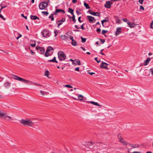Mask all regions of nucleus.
Instances as JSON below:
<instances>
[{
  "instance_id": "obj_1",
  "label": "nucleus",
  "mask_w": 153,
  "mask_h": 153,
  "mask_svg": "<svg viewBox=\"0 0 153 153\" xmlns=\"http://www.w3.org/2000/svg\"><path fill=\"white\" fill-rule=\"evenodd\" d=\"M11 78L20 81L22 82L26 83H30L31 84H33V85H34L41 86V85L38 83L30 81L29 80L25 79L23 78L19 77L17 76L12 75V76L11 77Z\"/></svg>"
},
{
  "instance_id": "obj_2",
  "label": "nucleus",
  "mask_w": 153,
  "mask_h": 153,
  "mask_svg": "<svg viewBox=\"0 0 153 153\" xmlns=\"http://www.w3.org/2000/svg\"><path fill=\"white\" fill-rule=\"evenodd\" d=\"M20 122L24 126L32 127L34 125V123L30 120H25L22 119L20 120Z\"/></svg>"
},
{
  "instance_id": "obj_3",
  "label": "nucleus",
  "mask_w": 153,
  "mask_h": 153,
  "mask_svg": "<svg viewBox=\"0 0 153 153\" xmlns=\"http://www.w3.org/2000/svg\"><path fill=\"white\" fill-rule=\"evenodd\" d=\"M0 117L3 118L6 121L10 122L13 120V119L12 117L8 115L6 113L3 112L0 110Z\"/></svg>"
},
{
  "instance_id": "obj_4",
  "label": "nucleus",
  "mask_w": 153,
  "mask_h": 153,
  "mask_svg": "<svg viewBox=\"0 0 153 153\" xmlns=\"http://www.w3.org/2000/svg\"><path fill=\"white\" fill-rule=\"evenodd\" d=\"M58 58L60 61L64 60L66 59V55L62 51H59L58 52Z\"/></svg>"
},
{
  "instance_id": "obj_5",
  "label": "nucleus",
  "mask_w": 153,
  "mask_h": 153,
  "mask_svg": "<svg viewBox=\"0 0 153 153\" xmlns=\"http://www.w3.org/2000/svg\"><path fill=\"white\" fill-rule=\"evenodd\" d=\"M48 5V2L47 1H44L41 2L39 5V8L41 10L45 9Z\"/></svg>"
},
{
  "instance_id": "obj_6",
  "label": "nucleus",
  "mask_w": 153,
  "mask_h": 153,
  "mask_svg": "<svg viewBox=\"0 0 153 153\" xmlns=\"http://www.w3.org/2000/svg\"><path fill=\"white\" fill-rule=\"evenodd\" d=\"M53 49L52 47L51 46L48 47L46 51L45 52V55L46 57H48L51 56L53 52L51 53L50 51L51 50H53Z\"/></svg>"
},
{
  "instance_id": "obj_7",
  "label": "nucleus",
  "mask_w": 153,
  "mask_h": 153,
  "mask_svg": "<svg viewBox=\"0 0 153 153\" xmlns=\"http://www.w3.org/2000/svg\"><path fill=\"white\" fill-rule=\"evenodd\" d=\"M95 145L94 143L91 142H88L85 143V146L87 149H91L93 148L92 146Z\"/></svg>"
},
{
  "instance_id": "obj_8",
  "label": "nucleus",
  "mask_w": 153,
  "mask_h": 153,
  "mask_svg": "<svg viewBox=\"0 0 153 153\" xmlns=\"http://www.w3.org/2000/svg\"><path fill=\"white\" fill-rule=\"evenodd\" d=\"M108 65H109V64L102 61L101 64L100 66V67L102 68H105L108 70L109 69L107 67Z\"/></svg>"
},
{
  "instance_id": "obj_9",
  "label": "nucleus",
  "mask_w": 153,
  "mask_h": 153,
  "mask_svg": "<svg viewBox=\"0 0 153 153\" xmlns=\"http://www.w3.org/2000/svg\"><path fill=\"white\" fill-rule=\"evenodd\" d=\"M42 35L44 37H49V32L47 30H44L42 32Z\"/></svg>"
},
{
  "instance_id": "obj_10",
  "label": "nucleus",
  "mask_w": 153,
  "mask_h": 153,
  "mask_svg": "<svg viewBox=\"0 0 153 153\" xmlns=\"http://www.w3.org/2000/svg\"><path fill=\"white\" fill-rule=\"evenodd\" d=\"M112 4V3L110 1H107L105 4L104 5V6L106 8H109L111 7V5Z\"/></svg>"
},
{
  "instance_id": "obj_11",
  "label": "nucleus",
  "mask_w": 153,
  "mask_h": 153,
  "mask_svg": "<svg viewBox=\"0 0 153 153\" xmlns=\"http://www.w3.org/2000/svg\"><path fill=\"white\" fill-rule=\"evenodd\" d=\"M118 139L121 143H122L124 145H126L127 144V143L125 140H124L122 138L120 137H119V136H118Z\"/></svg>"
},
{
  "instance_id": "obj_12",
  "label": "nucleus",
  "mask_w": 153,
  "mask_h": 153,
  "mask_svg": "<svg viewBox=\"0 0 153 153\" xmlns=\"http://www.w3.org/2000/svg\"><path fill=\"white\" fill-rule=\"evenodd\" d=\"M127 23L128 25V26L131 28L134 27L135 26V24L134 23H132L130 22L129 21L127 22Z\"/></svg>"
},
{
  "instance_id": "obj_13",
  "label": "nucleus",
  "mask_w": 153,
  "mask_h": 153,
  "mask_svg": "<svg viewBox=\"0 0 153 153\" xmlns=\"http://www.w3.org/2000/svg\"><path fill=\"white\" fill-rule=\"evenodd\" d=\"M87 17L88 19L91 22H93L94 20V22L96 21V20L93 17L91 16H88Z\"/></svg>"
},
{
  "instance_id": "obj_14",
  "label": "nucleus",
  "mask_w": 153,
  "mask_h": 153,
  "mask_svg": "<svg viewBox=\"0 0 153 153\" xmlns=\"http://www.w3.org/2000/svg\"><path fill=\"white\" fill-rule=\"evenodd\" d=\"M65 18H63L61 20L59 21H58L57 22V23H58V27H59V26L61 25L62 24V23L65 21Z\"/></svg>"
},
{
  "instance_id": "obj_15",
  "label": "nucleus",
  "mask_w": 153,
  "mask_h": 153,
  "mask_svg": "<svg viewBox=\"0 0 153 153\" xmlns=\"http://www.w3.org/2000/svg\"><path fill=\"white\" fill-rule=\"evenodd\" d=\"M39 50L38 52L41 54H43L45 52V50L43 48L38 47Z\"/></svg>"
},
{
  "instance_id": "obj_16",
  "label": "nucleus",
  "mask_w": 153,
  "mask_h": 153,
  "mask_svg": "<svg viewBox=\"0 0 153 153\" xmlns=\"http://www.w3.org/2000/svg\"><path fill=\"white\" fill-rule=\"evenodd\" d=\"M121 27L117 28V30L115 33V35L116 36H117L120 34L121 32Z\"/></svg>"
},
{
  "instance_id": "obj_17",
  "label": "nucleus",
  "mask_w": 153,
  "mask_h": 153,
  "mask_svg": "<svg viewBox=\"0 0 153 153\" xmlns=\"http://www.w3.org/2000/svg\"><path fill=\"white\" fill-rule=\"evenodd\" d=\"M60 12H62L63 13H65V11L64 10L61 9H56L55 10V12L54 13V14L56 15L57 14Z\"/></svg>"
},
{
  "instance_id": "obj_18",
  "label": "nucleus",
  "mask_w": 153,
  "mask_h": 153,
  "mask_svg": "<svg viewBox=\"0 0 153 153\" xmlns=\"http://www.w3.org/2000/svg\"><path fill=\"white\" fill-rule=\"evenodd\" d=\"M151 60V59L150 58H148L144 62V65L146 66L148 65Z\"/></svg>"
},
{
  "instance_id": "obj_19",
  "label": "nucleus",
  "mask_w": 153,
  "mask_h": 153,
  "mask_svg": "<svg viewBox=\"0 0 153 153\" xmlns=\"http://www.w3.org/2000/svg\"><path fill=\"white\" fill-rule=\"evenodd\" d=\"M109 19H108V17H105V19H104L101 21V22L102 23V25L103 27H105V26L104 25V22H109Z\"/></svg>"
},
{
  "instance_id": "obj_20",
  "label": "nucleus",
  "mask_w": 153,
  "mask_h": 153,
  "mask_svg": "<svg viewBox=\"0 0 153 153\" xmlns=\"http://www.w3.org/2000/svg\"><path fill=\"white\" fill-rule=\"evenodd\" d=\"M4 85L5 88H8L10 86V83L8 82H6L4 83Z\"/></svg>"
},
{
  "instance_id": "obj_21",
  "label": "nucleus",
  "mask_w": 153,
  "mask_h": 153,
  "mask_svg": "<svg viewBox=\"0 0 153 153\" xmlns=\"http://www.w3.org/2000/svg\"><path fill=\"white\" fill-rule=\"evenodd\" d=\"M73 63L75 65H80L81 64L80 61L77 59L74 60V62H73Z\"/></svg>"
},
{
  "instance_id": "obj_22",
  "label": "nucleus",
  "mask_w": 153,
  "mask_h": 153,
  "mask_svg": "<svg viewBox=\"0 0 153 153\" xmlns=\"http://www.w3.org/2000/svg\"><path fill=\"white\" fill-rule=\"evenodd\" d=\"M91 14L94 16H97L99 17L100 16V13L98 12H93V13H91Z\"/></svg>"
},
{
  "instance_id": "obj_23",
  "label": "nucleus",
  "mask_w": 153,
  "mask_h": 153,
  "mask_svg": "<svg viewBox=\"0 0 153 153\" xmlns=\"http://www.w3.org/2000/svg\"><path fill=\"white\" fill-rule=\"evenodd\" d=\"M30 18L31 19L33 20H36L37 19H39V18L38 17L36 16H33L31 15L30 16Z\"/></svg>"
},
{
  "instance_id": "obj_24",
  "label": "nucleus",
  "mask_w": 153,
  "mask_h": 153,
  "mask_svg": "<svg viewBox=\"0 0 153 153\" xmlns=\"http://www.w3.org/2000/svg\"><path fill=\"white\" fill-rule=\"evenodd\" d=\"M48 61L49 62H55L56 63L58 62L56 60V58L55 57L52 59L48 60Z\"/></svg>"
},
{
  "instance_id": "obj_25",
  "label": "nucleus",
  "mask_w": 153,
  "mask_h": 153,
  "mask_svg": "<svg viewBox=\"0 0 153 153\" xmlns=\"http://www.w3.org/2000/svg\"><path fill=\"white\" fill-rule=\"evenodd\" d=\"M145 71H149V72H151L152 75H153V68H151L149 69V70L148 69H146Z\"/></svg>"
},
{
  "instance_id": "obj_26",
  "label": "nucleus",
  "mask_w": 153,
  "mask_h": 153,
  "mask_svg": "<svg viewBox=\"0 0 153 153\" xmlns=\"http://www.w3.org/2000/svg\"><path fill=\"white\" fill-rule=\"evenodd\" d=\"M131 146L133 148H136L139 146V145L137 144H131Z\"/></svg>"
},
{
  "instance_id": "obj_27",
  "label": "nucleus",
  "mask_w": 153,
  "mask_h": 153,
  "mask_svg": "<svg viewBox=\"0 0 153 153\" xmlns=\"http://www.w3.org/2000/svg\"><path fill=\"white\" fill-rule=\"evenodd\" d=\"M78 98L79 100L81 101H82L83 99V96L81 94L78 95Z\"/></svg>"
},
{
  "instance_id": "obj_28",
  "label": "nucleus",
  "mask_w": 153,
  "mask_h": 153,
  "mask_svg": "<svg viewBox=\"0 0 153 153\" xmlns=\"http://www.w3.org/2000/svg\"><path fill=\"white\" fill-rule=\"evenodd\" d=\"M91 104H94L95 105L97 106H100V105L98 104V103L97 102H95L93 101H90L89 102Z\"/></svg>"
},
{
  "instance_id": "obj_29",
  "label": "nucleus",
  "mask_w": 153,
  "mask_h": 153,
  "mask_svg": "<svg viewBox=\"0 0 153 153\" xmlns=\"http://www.w3.org/2000/svg\"><path fill=\"white\" fill-rule=\"evenodd\" d=\"M68 12L71 13L72 15H74L73 13L74 10L72 8H69L68 9Z\"/></svg>"
},
{
  "instance_id": "obj_30",
  "label": "nucleus",
  "mask_w": 153,
  "mask_h": 153,
  "mask_svg": "<svg viewBox=\"0 0 153 153\" xmlns=\"http://www.w3.org/2000/svg\"><path fill=\"white\" fill-rule=\"evenodd\" d=\"M71 44L72 45L74 46H76L77 45V42L75 40H72Z\"/></svg>"
},
{
  "instance_id": "obj_31",
  "label": "nucleus",
  "mask_w": 153,
  "mask_h": 153,
  "mask_svg": "<svg viewBox=\"0 0 153 153\" xmlns=\"http://www.w3.org/2000/svg\"><path fill=\"white\" fill-rule=\"evenodd\" d=\"M84 5L86 9H89L90 8L88 4L86 3L85 2H84Z\"/></svg>"
},
{
  "instance_id": "obj_32",
  "label": "nucleus",
  "mask_w": 153,
  "mask_h": 153,
  "mask_svg": "<svg viewBox=\"0 0 153 153\" xmlns=\"http://www.w3.org/2000/svg\"><path fill=\"white\" fill-rule=\"evenodd\" d=\"M60 37L64 40H65L67 39V37L65 35H62Z\"/></svg>"
},
{
  "instance_id": "obj_33",
  "label": "nucleus",
  "mask_w": 153,
  "mask_h": 153,
  "mask_svg": "<svg viewBox=\"0 0 153 153\" xmlns=\"http://www.w3.org/2000/svg\"><path fill=\"white\" fill-rule=\"evenodd\" d=\"M53 14H51L49 16V18H51L52 21H53L54 19V18L53 16Z\"/></svg>"
},
{
  "instance_id": "obj_34",
  "label": "nucleus",
  "mask_w": 153,
  "mask_h": 153,
  "mask_svg": "<svg viewBox=\"0 0 153 153\" xmlns=\"http://www.w3.org/2000/svg\"><path fill=\"white\" fill-rule=\"evenodd\" d=\"M82 42L83 43L85 42L86 41V39L85 38H83L82 37H81Z\"/></svg>"
},
{
  "instance_id": "obj_35",
  "label": "nucleus",
  "mask_w": 153,
  "mask_h": 153,
  "mask_svg": "<svg viewBox=\"0 0 153 153\" xmlns=\"http://www.w3.org/2000/svg\"><path fill=\"white\" fill-rule=\"evenodd\" d=\"M49 75V72L48 71H46L45 74V75L47 77Z\"/></svg>"
},
{
  "instance_id": "obj_36",
  "label": "nucleus",
  "mask_w": 153,
  "mask_h": 153,
  "mask_svg": "<svg viewBox=\"0 0 153 153\" xmlns=\"http://www.w3.org/2000/svg\"><path fill=\"white\" fill-rule=\"evenodd\" d=\"M42 13L44 15H45V16H48V13L47 12V11H46V12H45V11H42Z\"/></svg>"
},
{
  "instance_id": "obj_37",
  "label": "nucleus",
  "mask_w": 153,
  "mask_h": 153,
  "mask_svg": "<svg viewBox=\"0 0 153 153\" xmlns=\"http://www.w3.org/2000/svg\"><path fill=\"white\" fill-rule=\"evenodd\" d=\"M107 32H108L107 30H102V34L104 35V34H105V33H107Z\"/></svg>"
},
{
  "instance_id": "obj_38",
  "label": "nucleus",
  "mask_w": 153,
  "mask_h": 153,
  "mask_svg": "<svg viewBox=\"0 0 153 153\" xmlns=\"http://www.w3.org/2000/svg\"><path fill=\"white\" fill-rule=\"evenodd\" d=\"M73 16L71 17V18L72 19V20L73 21H74V22H75L76 21V20L75 19V16L74 15H72Z\"/></svg>"
},
{
  "instance_id": "obj_39",
  "label": "nucleus",
  "mask_w": 153,
  "mask_h": 153,
  "mask_svg": "<svg viewBox=\"0 0 153 153\" xmlns=\"http://www.w3.org/2000/svg\"><path fill=\"white\" fill-rule=\"evenodd\" d=\"M40 93L42 95H44L45 94V92L43 91L40 90Z\"/></svg>"
},
{
  "instance_id": "obj_40",
  "label": "nucleus",
  "mask_w": 153,
  "mask_h": 153,
  "mask_svg": "<svg viewBox=\"0 0 153 153\" xmlns=\"http://www.w3.org/2000/svg\"><path fill=\"white\" fill-rule=\"evenodd\" d=\"M64 86L66 87H67L68 88H72V87L70 85H64Z\"/></svg>"
},
{
  "instance_id": "obj_41",
  "label": "nucleus",
  "mask_w": 153,
  "mask_h": 153,
  "mask_svg": "<svg viewBox=\"0 0 153 153\" xmlns=\"http://www.w3.org/2000/svg\"><path fill=\"white\" fill-rule=\"evenodd\" d=\"M153 21H152V22L150 24V27L151 29H153Z\"/></svg>"
},
{
  "instance_id": "obj_42",
  "label": "nucleus",
  "mask_w": 153,
  "mask_h": 153,
  "mask_svg": "<svg viewBox=\"0 0 153 153\" xmlns=\"http://www.w3.org/2000/svg\"><path fill=\"white\" fill-rule=\"evenodd\" d=\"M117 22L119 24H121L122 23L121 20L119 19H117Z\"/></svg>"
},
{
  "instance_id": "obj_43",
  "label": "nucleus",
  "mask_w": 153,
  "mask_h": 153,
  "mask_svg": "<svg viewBox=\"0 0 153 153\" xmlns=\"http://www.w3.org/2000/svg\"><path fill=\"white\" fill-rule=\"evenodd\" d=\"M97 57H95V60L98 63H99V62H100L101 60H98L97 59Z\"/></svg>"
},
{
  "instance_id": "obj_44",
  "label": "nucleus",
  "mask_w": 153,
  "mask_h": 153,
  "mask_svg": "<svg viewBox=\"0 0 153 153\" xmlns=\"http://www.w3.org/2000/svg\"><path fill=\"white\" fill-rule=\"evenodd\" d=\"M36 42H34L33 44H30V45L32 47H35L36 46Z\"/></svg>"
},
{
  "instance_id": "obj_45",
  "label": "nucleus",
  "mask_w": 153,
  "mask_h": 153,
  "mask_svg": "<svg viewBox=\"0 0 153 153\" xmlns=\"http://www.w3.org/2000/svg\"><path fill=\"white\" fill-rule=\"evenodd\" d=\"M140 10H144V7L141 5H140Z\"/></svg>"
},
{
  "instance_id": "obj_46",
  "label": "nucleus",
  "mask_w": 153,
  "mask_h": 153,
  "mask_svg": "<svg viewBox=\"0 0 153 153\" xmlns=\"http://www.w3.org/2000/svg\"><path fill=\"white\" fill-rule=\"evenodd\" d=\"M100 40L101 42V43L102 44L104 43V42H105V40L104 39H100Z\"/></svg>"
},
{
  "instance_id": "obj_47",
  "label": "nucleus",
  "mask_w": 153,
  "mask_h": 153,
  "mask_svg": "<svg viewBox=\"0 0 153 153\" xmlns=\"http://www.w3.org/2000/svg\"><path fill=\"white\" fill-rule=\"evenodd\" d=\"M1 7L2 8V9H3L4 8L7 7V5H5L4 6H3L2 5V4H1Z\"/></svg>"
},
{
  "instance_id": "obj_48",
  "label": "nucleus",
  "mask_w": 153,
  "mask_h": 153,
  "mask_svg": "<svg viewBox=\"0 0 153 153\" xmlns=\"http://www.w3.org/2000/svg\"><path fill=\"white\" fill-rule=\"evenodd\" d=\"M0 18H1L3 20H5V19L4 17L3 16L0 14Z\"/></svg>"
},
{
  "instance_id": "obj_49",
  "label": "nucleus",
  "mask_w": 153,
  "mask_h": 153,
  "mask_svg": "<svg viewBox=\"0 0 153 153\" xmlns=\"http://www.w3.org/2000/svg\"><path fill=\"white\" fill-rule=\"evenodd\" d=\"M54 33H55V36H56L57 35V34H58V32L57 31H54Z\"/></svg>"
},
{
  "instance_id": "obj_50",
  "label": "nucleus",
  "mask_w": 153,
  "mask_h": 153,
  "mask_svg": "<svg viewBox=\"0 0 153 153\" xmlns=\"http://www.w3.org/2000/svg\"><path fill=\"white\" fill-rule=\"evenodd\" d=\"M144 0H139V2L141 4H142L143 3V1Z\"/></svg>"
},
{
  "instance_id": "obj_51",
  "label": "nucleus",
  "mask_w": 153,
  "mask_h": 153,
  "mask_svg": "<svg viewBox=\"0 0 153 153\" xmlns=\"http://www.w3.org/2000/svg\"><path fill=\"white\" fill-rule=\"evenodd\" d=\"M30 42L31 44H33L34 42H36L33 40H31L30 41Z\"/></svg>"
},
{
  "instance_id": "obj_52",
  "label": "nucleus",
  "mask_w": 153,
  "mask_h": 153,
  "mask_svg": "<svg viewBox=\"0 0 153 153\" xmlns=\"http://www.w3.org/2000/svg\"><path fill=\"white\" fill-rule=\"evenodd\" d=\"M84 25V24H83L82 25L80 26V28L82 30H84L85 28L83 27V26Z\"/></svg>"
},
{
  "instance_id": "obj_53",
  "label": "nucleus",
  "mask_w": 153,
  "mask_h": 153,
  "mask_svg": "<svg viewBox=\"0 0 153 153\" xmlns=\"http://www.w3.org/2000/svg\"><path fill=\"white\" fill-rule=\"evenodd\" d=\"M81 17H79L78 18V20L79 21V22L81 23V22H82V21L81 20Z\"/></svg>"
},
{
  "instance_id": "obj_54",
  "label": "nucleus",
  "mask_w": 153,
  "mask_h": 153,
  "mask_svg": "<svg viewBox=\"0 0 153 153\" xmlns=\"http://www.w3.org/2000/svg\"><path fill=\"white\" fill-rule=\"evenodd\" d=\"M103 50V49H102V50L101 51H100V54H102V55H105V54L104 53H102V52Z\"/></svg>"
},
{
  "instance_id": "obj_55",
  "label": "nucleus",
  "mask_w": 153,
  "mask_h": 153,
  "mask_svg": "<svg viewBox=\"0 0 153 153\" xmlns=\"http://www.w3.org/2000/svg\"><path fill=\"white\" fill-rule=\"evenodd\" d=\"M75 71H79V67H77L75 68Z\"/></svg>"
},
{
  "instance_id": "obj_56",
  "label": "nucleus",
  "mask_w": 153,
  "mask_h": 153,
  "mask_svg": "<svg viewBox=\"0 0 153 153\" xmlns=\"http://www.w3.org/2000/svg\"><path fill=\"white\" fill-rule=\"evenodd\" d=\"M101 31V29L100 28H98L97 30V33H99Z\"/></svg>"
},
{
  "instance_id": "obj_57",
  "label": "nucleus",
  "mask_w": 153,
  "mask_h": 153,
  "mask_svg": "<svg viewBox=\"0 0 153 153\" xmlns=\"http://www.w3.org/2000/svg\"><path fill=\"white\" fill-rule=\"evenodd\" d=\"M123 20L124 22H127L128 21L127 20V19H123Z\"/></svg>"
},
{
  "instance_id": "obj_58",
  "label": "nucleus",
  "mask_w": 153,
  "mask_h": 153,
  "mask_svg": "<svg viewBox=\"0 0 153 153\" xmlns=\"http://www.w3.org/2000/svg\"><path fill=\"white\" fill-rule=\"evenodd\" d=\"M3 79L4 78H2L0 76V82H2Z\"/></svg>"
},
{
  "instance_id": "obj_59",
  "label": "nucleus",
  "mask_w": 153,
  "mask_h": 153,
  "mask_svg": "<svg viewBox=\"0 0 153 153\" xmlns=\"http://www.w3.org/2000/svg\"><path fill=\"white\" fill-rule=\"evenodd\" d=\"M81 48L83 51H85L86 50L85 49L83 48V47L81 46Z\"/></svg>"
},
{
  "instance_id": "obj_60",
  "label": "nucleus",
  "mask_w": 153,
  "mask_h": 153,
  "mask_svg": "<svg viewBox=\"0 0 153 153\" xmlns=\"http://www.w3.org/2000/svg\"><path fill=\"white\" fill-rule=\"evenodd\" d=\"M30 52L31 53L33 54V55H34L35 54V52L33 51H32L31 50V51H30Z\"/></svg>"
},
{
  "instance_id": "obj_61",
  "label": "nucleus",
  "mask_w": 153,
  "mask_h": 153,
  "mask_svg": "<svg viewBox=\"0 0 153 153\" xmlns=\"http://www.w3.org/2000/svg\"><path fill=\"white\" fill-rule=\"evenodd\" d=\"M77 1V0H72V2L74 4Z\"/></svg>"
},
{
  "instance_id": "obj_62",
  "label": "nucleus",
  "mask_w": 153,
  "mask_h": 153,
  "mask_svg": "<svg viewBox=\"0 0 153 153\" xmlns=\"http://www.w3.org/2000/svg\"><path fill=\"white\" fill-rule=\"evenodd\" d=\"M70 39L72 40H72H74V39L73 37L71 36L70 37Z\"/></svg>"
},
{
  "instance_id": "obj_63",
  "label": "nucleus",
  "mask_w": 153,
  "mask_h": 153,
  "mask_svg": "<svg viewBox=\"0 0 153 153\" xmlns=\"http://www.w3.org/2000/svg\"><path fill=\"white\" fill-rule=\"evenodd\" d=\"M74 27L76 29H79V28L78 27V26L76 25H75Z\"/></svg>"
},
{
  "instance_id": "obj_64",
  "label": "nucleus",
  "mask_w": 153,
  "mask_h": 153,
  "mask_svg": "<svg viewBox=\"0 0 153 153\" xmlns=\"http://www.w3.org/2000/svg\"><path fill=\"white\" fill-rule=\"evenodd\" d=\"M141 152H137L136 151H134L132 153H141Z\"/></svg>"
}]
</instances>
